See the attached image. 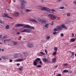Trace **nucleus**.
Masks as SVG:
<instances>
[{
	"instance_id": "obj_1",
	"label": "nucleus",
	"mask_w": 76,
	"mask_h": 76,
	"mask_svg": "<svg viewBox=\"0 0 76 76\" xmlns=\"http://www.w3.org/2000/svg\"><path fill=\"white\" fill-rule=\"evenodd\" d=\"M41 10L47 11L49 12V13H51V12H55V10L54 9L51 10L46 7H43L41 8Z\"/></svg>"
},
{
	"instance_id": "obj_16",
	"label": "nucleus",
	"mask_w": 76,
	"mask_h": 76,
	"mask_svg": "<svg viewBox=\"0 0 76 76\" xmlns=\"http://www.w3.org/2000/svg\"><path fill=\"white\" fill-rule=\"evenodd\" d=\"M37 63H38V62H36V61L35 60L33 62V64L34 66H37Z\"/></svg>"
},
{
	"instance_id": "obj_52",
	"label": "nucleus",
	"mask_w": 76,
	"mask_h": 76,
	"mask_svg": "<svg viewBox=\"0 0 76 76\" xmlns=\"http://www.w3.org/2000/svg\"><path fill=\"white\" fill-rule=\"evenodd\" d=\"M17 66H19V65H20V64L19 63H18V64H17Z\"/></svg>"
},
{
	"instance_id": "obj_44",
	"label": "nucleus",
	"mask_w": 76,
	"mask_h": 76,
	"mask_svg": "<svg viewBox=\"0 0 76 76\" xmlns=\"http://www.w3.org/2000/svg\"><path fill=\"white\" fill-rule=\"evenodd\" d=\"M6 41H10V39H6Z\"/></svg>"
},
{
	"instance_id": "obj_58",
	"label": "nucleus",
	"mask_w": 76,
	"mask_h": 76,
	"mask_svg": "<svg viewBox=\"0 0 76 76\" xmlns=\"http://www.w3.org/2000/svg\"><path fill=\"white\" fill-rule=\"evenodd\" d=\"M57 66H55V67H56V68H57Z\"/></svg>"
},
{
	"instance_id": "obj_38",
	"label": "nucleus",
	"mask_w": 76,
	"mask_h": 76,
	"mask_svg": "<svg viewBox=\"0 0 76 76\" xmlns=\"http://www.w3.org/2000/svg\"><path fill=\"white\" fill-rule=\"evenodd\" d=\"M70 53H72V56H74V54H75V53H74V52H72L71 51H70Z\"/></svg>"
},
{
	"instance_id": "obj_45",
	"label": "nucleus",
	"mask_w": 76,
	"mask_h": 76,
	"mask_svg": "<svg viewBox=\"0 0 76 76\" xmlns=\"http://www.w3.org/2000/svg\"><path fill=\"white\" fill-rule=\"evenodd\" d=\"M57 33L56 32H54L53 33V34H54V35H55V34H56Z\"/></svg>"
},
{
	"instance_id": "obj_23",
	"label": "nucleus",
	"mask_w": 76,
	"mask_h": 76,
	"mask_svg": "<svg viewBox=\"0 0 76 76\" xmlns=\"http://www.w3.org/2000/svg\"><path fill=\"white\" fill-rule=\"evenodd\" d=\"M23 66H20V67L18 68V69L19 70H23Z\"/></svg>"
},
{
	"instance_id": "obj_22",
	"label": "nucleus",
	"mask_w": 76,
	"mask_h": 76,
	"mask_svg": "<svg viewBox=\"0 0 76 76\" xmlns=\"http://www.w3.org/2000/svg\"><path fill=\"white\" fill-rule=\"evenodd\" d=\"M2 58L4 59V60H6L7 58V56H3L2 57Z\"/></svg>"
},
{
	"instance_id": "obj_4",
	"label": "nucleus",
	"mask_w": 76,
	"mask_h": 76,
	"mask_svg": "<svg viewBox=\"0 0 76 76\" xmlns=\"http://www.w3.org/2000/svg\"><path fill=\"white\" fill-rule=\"evenodd\" d=\"M32 30L28 29L25 28L23 30L20 31L21 32H26L27 33H30L31 32Z\"/></svg>"
},
{
	"instance_id": "obj_47",
	"label": "nucleus",
	"mask_w": 76,
	"mask_h": 76,
	"mask_svg": "<svg viewBox=\"0 0 76 76\" xmlns=\"http://www.w3.org/2000/svg\"><path fill=\"white\" fill-rule=\"evenodd\" d=\"M9 61L10 62H12V61H13V60H12V59H10Z\"/></svg>"
},
{
	"instance_id": "obj_62",
	"label": "nucleus",
	"mask_w": 76,
	"mask_h": 76,
	"mask_svg": "<svg viewBox=\"0 0 76 76\" xmlns=\"http://www.w3.org/2000/svg\"><path fill=\"white\" fill-rule=\"evenodd\" d=\"M1 51V49L0 48V51Z\"/></svg>"
},
{
	"instance_id": "obj_11",
	"label": "nucleus",
	"mask_w": 76,
	"mask_h": 76,
	"mask_svg": "<svg viewBox=\"0 0 76 76\" xmlns=\"http://www.w3.org/2000/svg\"><path fill=\"white\" fill-rule=\"evenodd\" d=\"M23 26V24L20 23L17 24L15 25V26H16V27H20V26Z\"/></svg>"
},
{
	"instance_id": "obj_41",
	"label": "nucleus",
	"mask_w": 76,
	"mask_h": 76,
	"mask_svg": "<svg viewBox=\"0 0 76 76\" xmlns=\"http://www.w3.org/2000/svg\"><path fill=\"white\" fill-rule=\"evenodd\" d=\"M71 57L72 58H73L75 57V56H74V55H71Z\"/></svg>"
},
{
	"instance_id": "obj_28",
	"label": "nucleus",
	"mask_w": 76,
	"mask_h": 76,
	"mask_svg": "<svg viewBox=\"0 0 76 76\" xmlns=\"http://www.w3.org/2000/svg\"><path fill=\"white\" fill-rule=\"evenodd\" d=\"M54 49L55 50V51H56V52H57V50H58V48H57V47H55Z\"/></svg>"
},
{
	"instance_id": "obj_53",
	"label": "nucleus",
	"mask_w": 76,
	"mask_h": 76,
	"mask_svg": "<svg viewBox=\"0 0 76 76\" xmlns=\"http://www.w3.org/2000/svg\"><path fill=\"white\" fill-rule=\"evenodd\" d=\"M2 37V35H0V39H1V38Z\"/></svg>"
},
{
	"instance_id": "obj_17",
	"label": "nucleus",
	"mask_w": 76,
	"mask_h": 76,
	"mask_svg": "<svg viewBox=\"0 0 76 76\" xmlns=\"http://www.w3.org/2000/svg\"><path fill=\"white\" fill-rule=\"evenodd\" d=\"M28 28L29 29H34V27L32 26H31L29 25L28 27Z\"/></svg>"
},
{
	"instance_id": "obj_25",
	"label": "nucleus",
	"mask_w": 76,
	"mask_h": 76,
	"mask_svg": "<svg viewBox=\"0 0 76 76\" xmlns=\"http://www.w3.org/2000/svg\"><path fill=\"white\" fill-rule=\"evenodd\" d=\"M46 38L47 39H49L50 38V36H47L46 37Z\"/></svg>"
},
{
	"instance_id": "obj_63",
	"label": "nucleus",
	"mask_w": 76,
	"mask_h": 76,
	"mask_svg": "<svg viewBox=\"0 0 76 76\" xmlns=\"http://www.w3.org/2000/svg\"><path fill=\"white\" fill-rule=\"evenodd\" d=\"M7 10H9V9H7Z\"/></svg>"
},
{
	"instance_id": "obj_10",
	"label": "nucleus",
	"mask_w": 76,
	"mask_h": 76,
	"mask_svg": "<svg viewBox=\"0 0 76 76\" xmlns=\"http://www.w3.org/2000/svg\"><path fill=\"white\" fill-rule=\"evenodd\" d=\"M22 25H23V26H24L23 27V28H29V25H26L25 24H23Z\"/></svg>"
},
{
	"instance_id": "obj_14",
	"label": "nucleus",
	"mask_w": 76,
	"mask_h": 76,
	"mask_svg": "<svg viewBox=\"0 0 76 76\" xmlns=\"http://www.w3.org/2000/svg\"><path fill=\"white\" fill-rule=\"evenodd\" d=\"M15 16H18L19 15V13L18 12H16L14 14Z\"/></svg>"
},
{
	"instance_id": "obj_60",
	"label": "nucleus",
	"mask_w": 76,
	"mask_h": 76,
	"mask_svg": "<svg viewBox=\"0 0 76 76\" xmlns=\"http://www.w3.org/2000/svg\"><path fill=\"white\" fill-rule=\"evenodd\" d=\"M75 57H76V53L75 54Z\"/></svg>"
},
{
	"instance_id": "obj_24",
	"label": "nucleus",
	"mask_w": 76,
	"mask_h": 76,
	"mask_svg": "<svg viewBox=\"0 0 76 76\" xmlns=\"http://www.w3.org/2000/svg\"><path fill=\"white\" fill-rule=\"evenodd\" d=\"M56 54H57V52L54 51L53 53V56H56Z\"/></svg>"
},
{
	"instance_id": "obj_15",
	"label": "nucleus",
	"mask_w": 76,
	"mask_h": 76,
	"mask_svg": "<svg viewBox=\"0 0 76 76\" xmlns=\"http://www.w3.org/2000/svg\"><path fill=\"white\" fill-rule=\"evenodd\" d=\"M56 58H55L53 59H52V62L53 63H56Z\"/></svg>"
},
{
	"instance_id": "obj_43",
	"label": "nucleus",
	"mask_w": 76,
	"mask_h": 76,
	"mask_svg": "<svg viewBox=\"0 0 76 76\" xmlns=\"http://www.w3.org/2000/svg\"><path fill=\"white\" fill-rule=\"evenodd\" d=\"M73 3H74V4H76V1H74Z\"/></svg>"
},
{
	"instance_id": "obj_37",
	"label": "nucleus",
	"mask_w": 76,
	"mask_h": 76,
	"mask_svg": "<svg viewBox=\"0 0 76 76\" xmlns=\"http://www.w3.org/2000/svg\"><path fill=\"white\" fill-rule=\"evenodd\" d=\"M67 16H70V13H68V14H67Z\"/></svg>"
},
{
	"instance_id": "obj_46",
	"label": "nucleus",
	"mask_w": 76,
	"mask_h": 76,
	"mask_svg": "<svg viewBox=\"0 0 76 76\" xmlns=\"http://www.w3.org/2000/svg\"><path fill=\"white\" fill-rule=\"evenodd\" d=\"M45 52L46 54H47V50L45 49Z\"/></svg>"
},
{
	"instance_id": "obj_61",
	"label": "nucleus",
	"mask_w": 76,
	"mask_h": 76,
	"mask_svg": "<svg viewBox=\"0 0 76 76\" xmlns=\"http://www.w3.org/2000/svg\"><path fill=\"white\" fill-rule=\"evenodd\" d=\"M0 60H1V58H0Z\"/></svg>"
},
{
	"instance_id": "obj_33",
	"label": "nucleus",
	"mask_w": 76,
	"mask_h": 76,
	"mask_svg": "<svg viewBox=\"0 0 76 76\" xmlns=\"http://www.w3.org/2000/svg\"><path fill=\"white\" fill-rule=\"evenodd\" d=\"M59 9H64V7H61L59 8Z\"/></svg>"
},
{
	"instance_id": "obj_8",
	"label": "nucleus",
	"mask_w": 76,
	"mask_h": 76,
	"mask_svg": "<svg viewBox=\"0 0 76 76\" xmlns=\"http://www.w3.org/2000/svg\"><path fill=\"white\" fill-rule=\"evenodd\" d=\"M5 13H4V16H3V17H6V18H9V19H12V18L8 16H7V13L6 12H5Z\"/></svg>"
},
{
	"instance_id": "obj_50",
	"label": "nucleus",
	"mask_w": 76,
	"mask_h": 76,
	"mask_svg": "<svg viewBox=\"0 0 76 76\" xmlns=\"http://www.w3.org/2000/svg\"><path fill=\"white\" fill-rule=\"evenodd\" d=\"M17 34H20V33L19 32H17L16 33Z\"/></svg>"
},
{
	"instance_id": "obj_36",
	"label": "nucleus",
	"mask_w": 76,
	"mask_h": 76,
	"mask_svg": "<svg viewBox=\"0 0 76 76\" xmlns=\"http://www.w3.org/2000/svg\"><path fill=\"white\" fill-rule=\"evenodd\" d=\"M40 53L42 54H43V55H45V53H43L42 52H40Z\"/></svg>"
},
{
	"instance_id": "obj_42",
	"label": "nucleus",
	"mask_w": 76,
	"mask_h": 76,
	"mask_svg": "<svg viewBox=\"0 0 76 76\" xmlns=\"http://www.w3.org/2000/svg\"><path fill=\"white\" fill-rule=\"evenodd\" d=\"M39 63L40 64H42V61H40Z\"/></svg>"
},
{
	"instance_id": "obj_56",
	"label": "nucleus",
	"mask_w": 76,
	"mask_h": 76,
	"mask_svg": "<svg viewBox=\"0 0 76 76\" xmlns=\"http://www.w3.org/2000/svg\"><path fill=\"white\" fill-rule=\"evenodd\" d=\"M1 51H4V50L3 49H1Z\"/></svg>"
},
{
	"instance_id": "obj_48",
	"label": "nucleus",
	"mask_w": 76,
	"mask_h": 76,
	"mask_svg": "<svg viewBox=\"0 0 76 76\" xmlns=\"http://www.w3.org/2000/svg\"><path fill=\"white\" fill-rule=\"evenodd\" d=\"M52 25H54V22L53 21H52V24H51Z\"/></svg>"
},
{
	"instance_id": "obj_6",
	"label": "nucleus",
	"mask_w": 76,
	"mask_h": 76,
	"mask_svg": "<svg viewBox=\"0 0 76 76\" xmlns=\"http://www.w3.org/2000/svg\"><path fill=\"white\" fill-rule=\"evenodd\" d=\"M48 16L54 19H56L57 18V17L56 16L51 14H49L48 15Z\"/></svg>"
},
{
	"instance_id": "obj_59",
	"label": "nucleus",
	"mask_w": 76,
	"mask_h": 76,
	"mask_svg": "<svg viewBox=\"0 0 76 76\" xmlns=\"http://www.w3.org/2000/svg\"><path fill=\"white\" fill-rule=\"evenodd\" d=\"M3 43L0 42V44H2Z\"/></svg>"
},
{
	"instance_id": "obj_64",
	"label": "nucleus",
	"mask_w": 76,
	"mask_h": 76,
	"mask_svg": "<svg viewBox=\"0 0 76 76\" xmlns=\"http://www.w3.org/2000/svg\"><path fill=\"white\" fill-rule=\"evenodd\" d=\"M70 42H72L70 41Z\"/></svg>"
},
{
	"instance_id": "obj_5",
	"label": "nucleus",
	"mask_w": 76,
	"mask_h": 76,
	"mask_svg": "<svg viewBox=\"0 0 76 76\" xmlns=\"http://www.w3.org/2000/svg\"><path fill=\"white\" fill-rule=\"evenodd\" d=\"M37 20L38 22L41 23V24H43V23H45L47 22V20H43L41 18L38 19Z\"/></svg>"
},
{
	"instance_id": "obj_21",
	"label": "nucleus",
	"mask_w": 76,
	"mask_h": 76,
	"mask_svg": "<svg viewBox=\"0 0 76 76\" xmlns=\"http://www.w3.org/2000/svg\"><path fill=\"white\" fill-rule=\"evenodd\" d=\"M41 60V59L40 58H37L36 59L35 61H36V62H38V61H40Z\"/></svg>"
},
{
	"instance_id": "obj_35",
	"label": "nucleus",
	"mask_w": 76,
	"mask_h": 76,
	"mask_svg": "<svg viewBox=\"0 0 76 76\" xmlns=\"http://www.w3.org/2000/svg\"><path fill=\"white\" fill-rule=\"evenodd\" d=\"M17 44V43L16 42H14V45H16Z\"/></svg>"
},
{
	"instance_id": "obj_9",
	"label": "nucleus",
	"mask_w": 76,
	"mask_h": 76,
	"mask_svg": "<svg viewBox=\"0 0 76 76\" xmlns=\"http://www.w3.org/2000/svg\"><path fill=\"white\" fill-rule=\"evenodd\" d=\"M30 20L31 22H34L35 23H38V21L34 19H30Z\"/></svg>"
},
{
	"instance_id": "obj_30",
	"label": "nucleus",
	"mask_w": 76,
	"mask_h": 76,
	"mask_svg": "<svg viewBox=\"0 0 76 76\" xmlns=\"http://www.w3.org/2000/svg\"><path fill=\"white\" fill-rule=\"evenodd\" d=\"M53 31H58V30L57 28H55L54 29Z\"/></svg>"
},
{
	"instance_id": "obj_7",
	"label": "nucleus",
	"mask_w": 76,
	"mask_h": 76,
	"mask_svg": "<svg viewBox=\"0 0 76 76\" xmlns=\"http://www.w3.org/2000/svg\"><path fill=\"white\" fill-rule=\"evenodd\" d=\"M27 47L28 48H32L34 47V45L31 42H29L28 44Z\"/></svg>"
},
{
	"instance_id": "obj_27",
	"label": "nucleus",
	"mask_w": 76,
	"mask_h": 76,
	"mask_svg": "<svg viewBox=\"0 0 76 76\" xmlns=\"http://www.w3.org/2000/svg\"><path fill=\"white\" fill-rule=\"evenodd\" d=\"M6 29H8L9 28V25H7L5 27Z\"/></svg>"
},
{
	"instance_id": "obj_40",
	"label": "nucleus",
	"mask_w": 76,
	"mask_h": 76,
	"mask_svg": "<svg viewBox=\"0 0 76 76\" xmlns=\"http://www.w3.org/2000/svg\"><path fill=\"white\" fill-rule=\"evenodd\" d=\"M57 2L59 3V2H60V1H61V0H57Z\"/></svg>"
},
{
	"instance_id": "obj_55",
	"label": "nucleus",
	"mask_w": 76,
	"mask_h": 76,
	"mask_svg": "<svg viewBox=\"0 0 76 76\" xmlns=\"http://www.w3.org/2000/svg\"><path fill=\"white\" fill-rule=\"evenodd\" d=\"M13 2H15L16 1H15V0H13Z\"/></svg>"
},
{
	"instance_id": "obj_18",
	"label": "nucleus",
	"mask_w": 76,
	"mask_h": 76,
	"mask_svg": "<svg viewBox=\"0 0 76 76\" xmlns=\"http://www.w3.org/2000/svg\"><path fill=\"white\" fill-rule=\"evenodd\" d=\"M25 11L26 12H31V10H29L28 9H27Z\"/></svg>"
},
{
	"instance_id": "obj_54",
	"label": "nucleus",
	"mask_w": 76,
	"mask_h": 76,
	"mask_svg": "<svg viewBox=\"0 0 76 76\" xmlns=\"http://www.w3.org/2000/svg\"><path fill=\"white\" fill-rule=\"evenodd\" d=\"M72 36H73V37H74V34H72Z\"/></svg>"
},
{
	"instance_id": "obj_2",
	"label": "nucleus",
	"mask_w": 76,
	"mask_h": 76,
	"mask_svg": "<svg viewBox=\"0 0 76 76\" xmlns=\"http://www.w3.org/2000/svg\"><path fill=\"white\" fill-rule=\"evenodd\" d=\"M20 1L21 2L20 4L21 8V9H24L25 8V5L24 4L26 3L27 2L24 0H21Z\"/></svg>"
},
{
	"instance_id": "obj_31",
	"label": "nucleus",
	"mask_w": 76,
	"mask_h": 76,
	"mask_svg": "<svg viewBox=\"0 0 76 76\" xmlns=\"http://www.w3.org/2000/svg\"><path fill=\"white\" fill-rule=\"evenodd\" d=\"M7 38V36H4L2 38V39H5Z\"/></svg>"
},
{
	"instance_id": "obj_12",
	"label": "nucleus",
	"mask_w": 76,
	"mask_h": 76,
	"mask_svg": "<svg viewBox=\"0 0 76 76\" xmlns=\"http://www.w3.org/2000/svg\"><path fill=\"white\" fill-rule=\"evenodd\" d=\"M23 61V59H17L16 60H15L14 61L15 62H19L20 61Z\"/></svg>"
},
{
	"instance_id": "obj_13",
	"label": "nucleus",
	"mask_w": 76,
	"mask_h": 76,
	"mask_svg": "<svg viewBox=\"0 0 76 76\" xmlns=\"http://www.w3.org/2000/svg\"><path fill=\"white\" fill-rule=\"evenodd\" d=\"M42 60L43 62H47L48 61V59L46 58H42Z\"/></svg>"
},
{
	"instance_id": "obj_32",
	"label": "nucleus",
	"mask_w": 76,
	"mask_h": 76,
	"mask_svg": "<svg viewBox=\"0 0 76 76\" xmlns=\"http://www.w3.org/2000/svg\"><path fill=\"white\" fill-rule=\"evenodd\" d=\"M68 65V64L65 63L63 64V65L64 66H67V65Z\"/></svg>"
},
{
	"instance_id": "obj_57",
	"label": "nucleus",
	"mask_w": 76,
	"mask_h": 76,
	"mask_svg": "<svg viewBox=\"0 0 76 76\" xmlns=\"http://www.w3.org/2000/svg\"><path fill=\"white\" fill-rule=\"evenodd\" d=\"M15 56H18V54H15Z\"/></svg>"
},
{
	"instance_id": "obj_3",
	"label": "nucleus",
	"mask_w": 76,
	"mask_h": 76,
	"mask_svg": "<svg viewBox=\"0 0 76 76\" xmlns=\"http://www.w3.org/2000/svg\"><path fill=\"white\" fill-rule=\"evenodd\" d=\"M58 28V30L61 31L63 29V28H64L65 29H67L68 28L65 25L63 24L60 26H58L57 27Z\"/></svg>"
},
{
	"instance_id": "obj_39",
	"label": "nucleus",
	"mask_w": 76,
	"mask_h": 76,
	"mask_svg": "<svg viewBox=\"0 0 76 76\" xmlns=\"http://www.w3.org/2000/svg\"><path fill=\"white\" fill-rule=\"evenodd\" d=\"M61 37H64V34H63L62 33L61 34Z\"/></svg>"
},
{
	"instance_id": "obj_29",
	"label": "nucleus",
	"mask_w": 76,
	"mask_h": 76,
	"mask_svg": "<svg viewBox=\"0 0 76 76\" xmlns=\"http://www.w3.org/2000/svg\"><path fill=\"white\" fill-rule=\"evenodd\" d=\"M48 25L49 24L48 23L45 24V28H47L48 26Z\"/></svg>"
},
{
	"instance_id": "obj_34",
	"label": "nucleus",
	"mask_w": 76,
	"mask_h": 76,
	"mask_svg": "<svg viewBox=\"0 0 76 76\" xmlns=\"http://www.w3.org/2000/svg\"><path fill=\"white\" fill-rule=\"evenodd\" d=\"M37 67H41V65H37Z\"/></svg>"
},
{
	"instance_id": "obj_26",
	"label": "nucleus",
	"mask_w": 76,
	"mask_h": 76,
	"mask_svg": "<svg viewBox=\"0 0 76 76\" xmlns=\"http://www.w3.org/2000/svg\"><path fill=\"white\" fill-rule=\"evenodd\" d=\"M75 40H76V39L73 38H72L71 39V42H75Z\"/></svg>"
},
{
	"instance_id": "obj_49",
	"label": "nucleus",
	"mask_w": 76,
	"mask_h": 76,
	"mask_svg": "<svg viewBox=\"0 0 76 76\" xmlns=\"http://www.w3.org/2000/svg\"><path fill=\"white\" fill-rule=\"evenodd\" d=\"M57 76H61V74H59Z\"/></svg>"
},
{
	"instance_id": "obj_51",
	"label": "nucleus",
	"mask_w": 76,
	"mask_h": 76,
	"mask_svg": "<svg viewBox=\"0 0 76 76\" xmlns=\"http://www.w3.org/2000/svg\"><path fill=\"white\" fill-rule=\"evenodd\" d=\"M6 41H7V40H6H6H4V43H6Z\"/></svg>"
},
{
	"instance_id": "obj_19",
	"label": "nucleus",
	"mask_w": 76,
	"mask_h": 76,
	"mask_svg": "<svg viewBox=\"0 0 76 76\" xmlns=\"http://www.w3.org/2000/svg\"><path fill=\"white\" fill-rule=\"evenodd\" d=\"M63 73H68L69 72V71L66 69H65L63 70Z\"/></svg>"
},
{
	"instance_id": "obj_20",
	"label": "nucleus",
	"mask_w": 76,
	"mask_h": 76,
	"mask_svg": "<svg viewBox=\"0 0 76 76\" xmlns=\"http://www.w3.org/2000/svg\"><path fill=\"white\" fill-rule=\"evenodd\" d=\"M0 23H1V24H2V25H4V22L3 21H2L0 19Z\"/></svg>"
}]
</instances>
